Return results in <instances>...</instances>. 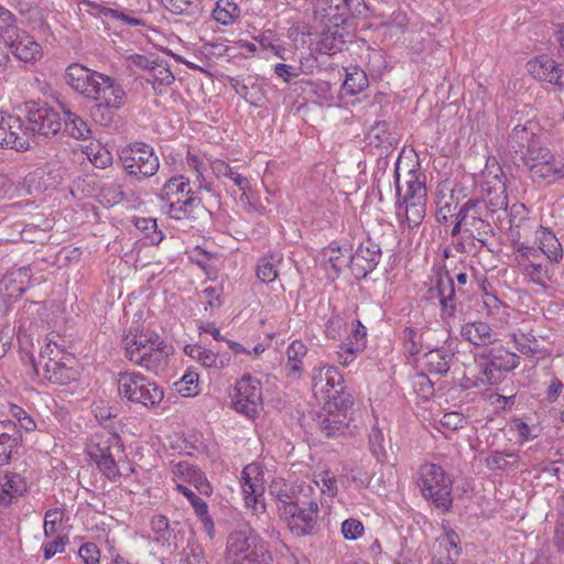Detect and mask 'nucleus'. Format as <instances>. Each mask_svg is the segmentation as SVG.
<instances>
[{
  "instance_id": "obj_11",
  "label": "nucleus",
  "mask_w": 564,
  "mask_h": 564,
  "mask_svg": "<svg viewBox=\"0 0 564 564\" xmlns=\"http://www.w3.org/2000/svg\"><path fill=\"white\" fill-rule=\"evenodd\" d=\"M120 437L117 434L104 438L95 435L87 446L90 459L96 464L99 471L110 481L120 477V471L115 459L113 449L121 451Z\"/></svg>"
},
{
  "instance_id": "obj_5",
  "label": "nucleus",
  "mask_w": 564,
  "mask_h": 564,
  "mask_svg": "<svg viewBox=\"0 0 564 564\" xmlns=\"http://www.w3.org/2000/svg\"><path fill=\"white\" fill-rule=\"evenodd\" d=\"M118 392L129 402L153 409L164 398L163 389L145 376L134 371L118 373Z\"/></svg>"
},
{
  "instance_id": "obj_1",
  "label": "nucleus",
  "mask_w": 564,
  "mask_h": 564,
  "mask_svg": "<svg viewBox=\"0 0 564 564\" xmlns=\"http://www.w3.org/2000/svg\"><path fill=\"white\" fill-rule=\"evenodd\" d=\"M20 111L24 120L0 112L1 147L24 151L35 134L55 135L62 129L61 115L43 100L24 101Z\"/></svg>"
},
{
  "instance_id": "obj_15",
  "label": "nucleus",
  "mask_w": 564,
  "mask_h": 564,
  "mask_svg": "<svg viewBox=\"0 0 564 564\" xmlns=\"http://www.w3.org/2000/svg\"><path fill=\"white\" fill-rule=\"evenodd\" d=\"M528 70L534 78L554 84L563 89L564 66L551 57L546 55L535 57L528 63Z\"/></svg>"
},
{
  "instance_id": "obj_53",
  "label": "nucleus",
  "mask_w": 564,
  "mask_h": 564,
  "mask_svg": "<svg viewBox=\"0 0 564 564\" xmlns=\"http://www.w3.org/2000/svg\"><path fill=\"white\" fill-rule=\"evenodd\" d=\"M530 172L533 177L541 178L546 183H554V155L547 163L532 164Z\"/></svg>"
},
{
  "instance_id": "obj_52",
  "label": "nucleus",
  "mask_w": 564,
  "mask_h": 564,
  "mask_svg": "<svg viewBox=\"0 0 564 564\" xmlns=\"http://www.w3.org/2000/svg\"><path fill=\"white\" fill-rule=\"evenodd\" d=\"M152 78L147 79L148 83L153 84V89L156 90L160 86H171L174 83V75L167 67L154 65V70H151Z\"/></svg>"
},
{
  "instance_id": "obj_10",
  "label": "nucleus",
  "mask_w": 564,
  "mask_h": 564,
  "mask_svg": "<svg viewBox=\"0 0 564 564\" xmlns=\"http://www.w3.org/2000/svg\"><path fill=\"white\" fill-rule=\"evenodd\" d=\"M393 234L386 236L384 234L375 241L368 237L365 241L360 242L355 252L350 254V269L356 279H365L371 273L380 262L383 250L393 251L389 248V238Z\"/></svg>"
},
{
  "instance_id": "obj_7",
  "label": "nucleus",
  "mask_w": 564,
  "mask_h": 564,
  "mask_svg": "<svg viewBox=\"0 0 564 564\" xmlns=\"http://www.w3.org/2000/svg\"><path fill=\"white\" fill-rule=\"evenodd\" d=\"M288 494L279 495V513L288 523L291 532L296 536L313 534L316 527L318 505L314 500L307 502H293Z\"/></svg>"
},
{
  "instance_id": "obj_46",
  "label": "nucleus",
  "mask_w": 564,
  "mask_h": 564,
  "mask_svg": "<svg viewBox=\"0 0 564 564\" xmlns=\"http://www.w3.org/2000/svg\"><path fill=\"white\" fill-rule=\"evenodd\" d=\"M230 362V355L225 352H214L210 349H205L203 351L202 357L199 358V364L204 366L205 368H213V369H223L227 367Z\"/></svg>"
},
{
  "instance_id": "obj_24",
  "label": "nucleus",
  "mask_w": 564,
  "mask_h": 564,
  "mask_svg": "<svg viewBox=\"0 0 564 564\" xmlns=\"http://www.w3.org/2000/svg\"><path fill=\"white\" fill-rule=\"evenodd\" d=\"M488 362L485 365L484 372L486 376L492 375L494 371H510L518 367L519 356L503 349L491 348L488 351Z\"/></svg>"
},
{
  "instance_id": "obj_26",
  "label": "nucleus",
  "mask_w": 564,
  "mask_h": 564,
  "mask_svg": "<svg viewBox=\"0 0 564 564\" xmlns=\"http://www.w3.org/2000/svg\"><path fill=\"white\" fill-rule=\"evenodd\" d=\"M345 37L346 34L343 30L323 29L316 43V52L330 56L343 52L346 46Z\"/></svg>"
},
{
  "instance_id": "obj_41",
  "label": "nucleus",
  "mask_w": 564,
  "mask_h": 564,
  "mask_svg": "<svg viewBox=\"0 0 564 564\" xmlns=\"http://www.w3.org/2000/svg\"><path fill=\"white\" fill-rule=\"evenodd\" d=\"M46 173L43 169H36L25 175L22 182V188L29 195L41 194L48 187Z\"/></svg>"
},
{
  "instance_id": "obj_37",
  "label": "nucleus",
  "mask_w": 564,
  "mask_h": 564,
  "mask_svg": "<svg viewBox=\"0 0 564 564\" xmlns=\"http://www.w3.org/2000/svg\"><path fill=\"white\" fill-rule=\"evenodd\" d=\"M329 392L322 397L325 402L324 410L347 413L354 404L351 394L345 390V387H339V390H329Z\"/></svg>"
},
{
  "instance_id": "obj_23",
  "label": "nucleus",
  "mask_w": 564,
  "mask_h": 564,
  "mask_svg": "<svg viewBox=\"0 0 564 564\" xmlns=\"http://www.w3.org/2000/svg\"><path fill=\"white\" fill-rule=\"evenodd\" d=\"M452 279L453 276L449 274V271L444 267L433 268V275L430 278V286L423 295V300L440 305L442 296H444Z\"/></svg>"
},
{
  "instance_id": "obj_32",
  "label": "nucleus",
  "mask_w": 564,
  "mask_h": 564,
  "mask_svg": "<svg viewBox=\"0 0 564 564\" xmlns=\"http://www.w3.org/2000/svg\"><path fill=\"white\" fill-rule=\"evenodd\" d=\"M282 254L269 252L257 264V278L263 283L273 282L278 278V264L282 262Z\"/></svg>"
},
{
  "instance_id": "obj_60",
  "label": "nucleus",
  "mask_w": 564,
  "mask_h": 564,
  "mask_svg": "<svg viewBox=\"0 0 564 564\" xmlns=\"http://www.w3.org/2000/svg\"><path fill=\"white\" fill-rule=\"evenodd\" d=\"M12 415L18 420V427L24 429L28 432L34 431L36 429V423L34 420L20 406L13 405L11 409Z\"/></svg>"
},
{
  "instance_id": "obj_42",
  "label": "nucleus",
  "mask_w": 564,
  "mask_h": 564,
  "mask_svg": "<svg viewBox=\"0 0 564 564\" xmlns=\"http://www.w3.org/2000/svg\"><path fill=\"white\" fill-rule=\"evenodd\" d=\"M552 152L540 144V141H536L534 144H531V148L527 150V152L520 156V161L524 166L531 170L532 164H541L542 162L547 163L552 160Z\"/></svg>"
},
{
  "instance_id": "obj_12",
  "label": "nucleus",
  "mask_w": 564,
  "mask_h": 564,
  "mask_svg": "<svg viewBox=\"0 0 564 564\" xmlns=\"http://www.w3.org/2000/svg\"><path fill=\"white\" fill-rule=\"evenodd\" d=\"M262 404L261 387L258 380L250 375H245L236 383V394L232 398L235 410L249 419L259 414Z\"/></svg>"
},
{
  "instance_id": "obj_18",
  "label": "nucleus",
  "mask_w": 564,
  "mask_h": 564,
  "mask_svg": "<svg viewBox=\"0 0 564 564\" xmlns=\"http://www.w3.org/2000/svg\"><path fill=\"white\" fill-rule=\"evenodd\" d=\"M534 127L535 124L532 122H528L524 126H516L510 132L507 141L508 152L522 156L527 150L531 148V144L539 141V138L533 131Z\"/></svg>"
},
{
  "instance_id": "obj_36",
  "label": "nucleus",
  "mask_w": 564,
  "mask_h": 564,
  "mask_svg": "<svg viewBox=\"0 0 564 564\" xmlns=\"http://www.w3.org/2000/svg\"><path fill=\"white\" fill-rule=\"evenodd\" d=\"M539 240V251L544 253L551 261L558 262L563 258L562 245L552 230L542 228Z\"/></svg>"
},
{
  "instance_id": "obj_17",
  "label": "nucleus",
  "mask_w": 564,
  "mask_h": 564,
  "mask_svg": "<svg viewBox=\"0 0 564 564\" xmlns=\"http://www.w3.org/2000/svg\"><path fill=\"white\" fill-rule=\"evenodd\" d=\"M6 45L14 57L25 63H34L43 55L41 45L24 31L18 32L17 40L14 39L12 43H6Z\"/></svg>"
},
{
  "instance_id": "obj_31",
  "label": "nucleus",
  "mask_w": 564,
  "mask_h": 564,
  "mask_svg": "<svg viewBox=\"0 0 564 564\" xmlns=\"http://www.w3.org/2000/svg\"><path fill=\"white\" fill-rule=\"evenodd\" d=\"M150 525L154 533V540L158 543L164 546H170L171 544L175 543V529L171 525L169 519L165 516H153Z\"/></svg>"
},
{
  "instance_id": "obj_33",
  "label": "nucleus",
  "mask_w": 564,
  "mask_h": 564,
  "mask_svg": "<svg viewBox=\"0 0 564 564\" xmlns=\"http://www.w3.org/2000/svg\"><path fill=\"white\" fill-rule=\"evenodd\" d=\"M307 354V347L302 340H293L288 349H286V356H288V362L285 366L286 369V376L288 377H299L302 372V359Z\"/></svg>"
},
{
  "instance_id": "obj_64",
  "label": "nucleus",
  "mask_w": 564,
  "mask_h": 564,
  "mask_svg": "<svg viewBox=\"0 0 564 564\" xmlns=\"http://www.w3.org/2000/svg\"><path fill=\"white\" fill-rule=\"evenodd\" d=\"M67 539L57 536L55 540L43 544V554L45 560L52 558L55 554L62 553L65 549Z\"/></svg>"
},
{
  "instance_id": "obj_13",
  "label": "nucleus",
  "mask_w": 564,
  "mask_h": 564,
  "mask_svg": "<svg viewBox=\"0 0 564 564\" xmlns=\"http://www.w3.org/2000/svg\"><path fill=\"white\" fill-rule=\"evenodd\" d=\"M350 246H339L332 242L328 247L322 249V265L328 274V279L336 280L346 267H350Z\"/></svg>"
},
{
  "instance_id": "obj_19",
  "label": "nucleus",
  "mask_w": 564,
  "mask_h": 564,
  "mask_svg": "<svg viewBox=\"0 0 564 564\" xmlns=\"http://www.w3.org/2000/svg\"><path fill=\"white\" fill-rule=\"evenodd\" d=\"M28 269H19L4 275L0 281V295L9 301H17L28 289Z\"/></svg>"
},
{
  "instance_id": "obj_20",
  "label": "nucleus",
  "mask_w": 564,
  "mask_h": 564,
  "mask_svg": "<svg viewBox=\"0 0 564 564\" xmlns=\"http://www.w3.org/2000/svg\"><path fill=\"white\" fill-rule=\"evenodd\" d=\"M326 413L318 414L317 424L326 437L344 435L349 427L350 419L345 412L325 410Z\"/></svg>"
},
{
  "instance_id": "obj_4",
  "label": "nucleus",
  "mask_w": 564,
  "mask_h": 564,
  "mask_svg": "<svg viewBox=\"0 0 564 564\" xmlns=\"http://www.w3.org/2000/svg\"><path fill=\"white\" fill-rule=\"evenodd\" d=\"M419 486L422 496L442 513L449 511L453 503L451 476L436 464H425L420 468Z\"/></svg>"
},
{
  "instance_id": "obj_62",
  "label": "nucleus",
  "mask_w": 564,
  "mask_h": 564,
  "mask_svg": "<svg viewBox=\"0 0 564 564\" xmlns=\"http://www.w3.org/2000/svg\"><path fill=\"white\" fill-rule=\"evenodd\" d=\"M513 247L518 252L517 261L519 264L528 263L530 257L536 258L539 256V249H535L534 247L527 246L519 241H513Z\"/></svg>"
},
{
  "instance_id": "obj_50",
  "label": "nucleus",
  "mask_w": 564,
  "mask_h": 564,
  "mask_svg": "<svg viewBox=\"0 0 564 564\" xmlns=\"http://www.w3.org/2000/svg\"><path fill=\"white\" fill-rule=\"evenodd\" d=\"M403 341L405 351L415 356L421 352L422 349V334H420L415 328L406 326L403 329Z\"/></svg>"
},
{
  "instance_id": "obj_61",
  "label": "nucleus",
  "mask_w": 564,
  "mask_h": 564,
  "mask_svg": "<svg viewBox=\"0 0 564 564\" xmlns=\"http://www.w3.org/2000/svg\"><path fill=\"white\" fill-rule=\"evenodd\" d=\"M176 490L187 498L195 512L207 508V503L188 487L177 484Z\"/></svg>"
},
{
  "instance_id": "obj_51",
  "label": "nucleus",
  "mask_w": 564,
  "mask_h": 564,
  "mask_svg": "<svg viewBox=\"0 0 564 564\" xmlns=\"http://www.w3.org/2000/svg\"><path fill=\"white\" fill-rule=\"evenodd\" d=\"M490 205H487V200L480 198H470L466 203H464L459 209H467L468 214L474 216H478L480 218L490 219L492 218L490 214Z\"/></svg>"
},
{
  "instance_id": "obj_43",
  "label": "nucleus",
  "mask_w": 564,
  "mask_h": 564,
  "mask_svg": "<svg viewBox=\"0 0 564 564\" xmlns=\"http://www.w3.org/2000/svg\"><path fill=\"white\" fill-rule=\"evenodd\" d=\"M405 204V220L409 228H415L421 225L425 216V199L419 197L417 200L402 202Z\"/></svg>"
},
{
  "instance_id": "obj_49",
  "label": "nucleus",
  "mask_w": 564,
  "mask_h": 564,
  "mask_svg": "<svg viewBox=\"0 0 564 564\" xmlns=\"http://www.w3.org/2000/svg\"><path fill=\"white\" fill-rule=\"evenodd\" d=\"M88 4L91 8L98 10V12L101 13L106 18H111V19L120 20V21H122L126 24L131 25V26L143 25L142 20L133 18V17H130V15L126 14L124 12L119 11L117 9H112V8H108V7H101L99 4H94V3H90V2Z\"/></svg>"
},
{
  "instance_id": "obj_9",
  "label": "nucleus",
  "mask_w": 564,
  "mask_h": 564,
  "mask_svg": "<svg viewBox=\"0 0 564 564\" xmlns=\"http://www.w3.org/2000/svg\"><path fill=\"white\" fill-rule=\"evenodd\" d=\"M52 340L46 348L41 351L39 360L30 356V366L33 378L39 382L48 381L55 384L65 386L77 379L78 372L73 367L66 365L65 361L55 360L50 357L53 352L51 348Z\"/></svg>"
},
{
  "instance_id": "obj_27",
  "label": "nucleus",
  "mask_w": 564,
  "mask_h": 564,
  "mask_svg": "<svg viewBox=\"0 0 564 564\" xmlns=\"http://www.w3.org/2000/svg\"><path fill=\"white\" fill-rule=\"evenodd\" d=\"M345 72L346 78L340 88L344 96H356L368 88V76L359 66H350Z\"/></svg>"
},
{
  "instance_id": "obj_35",
  "label": "nucleus",
  "mask_w": 564,
  "mask_h": 564,
  "mask_svg": "<svg viewBox=\"0 0 564 564\" xmlns=\"http://www.w3.org/2000/svg\"><path fill=\"white\" fill-rule=\"evenodd\" d=\"M425 367L430 373L446 375L449 370L452 354L445 349H432L424 355Z\"/></svg>"
},
{
  "instance_id": "obj_22",
  "label": "nucleus",
  "mask_w": 564,
  "mask_h": 564,
  "mask_svg": "<svg viewBox=\"0 0 564 564\" xmlns=\"http://www.w3.org/2000/svg\"><path fill=\"white\" fill-rule=\"evenodd\" d=\"M462 337L476 346H485L496 341L497 334L485 322L466 323L460 329Z\"/></svg>"
},
{
  "instance_id": "obj_34",
  "label": "nucleus",
  "mask_w": 564,
  "mask_h": 564,
  "mask_svg": "<svg viewBox=\"0 0 564 564\" xmlns=\"http://www.w3.org/2000/svg\"><path fill=\"white\" fill-rule=\"evenodd\" d=\"M440 317L444 325L451 327L452 321L456 318L458 300L456 296V290L454 284V278L452 279L444 296L440 303Z\"/></svg>"
},
{
  "instance_id": "obj_25",
  "label": "nucleus",
  "mask_w": 564,
  "mask_h": 564,
  "mask_svg": "<svg viewBox=\"0 0 564 564\" xmlns=\"http://www.w3.org/2000/svg\"><path fill=\"white\" fill-rule=\"evenodd\" d=\"M459 210L465 223V231L469 232L473 239L485 245L488 238L494 235V228L490 225L489 219H482L478 216L468 214L467 209Z\"/></svg>"
},
{
  "instance_id": "obj_29",
  "label": "nucleus",
  "mask_w": 564,
  "mask_h": 564,
  "mask_svg": "<svg viewBox=\"0 0 564 564\" xmlns=\"http://www.w3.org/2000/svg\"><path fill=\"white\" fill-rule=\"evenodd\" d=\"M200 203L202 200L196 195V192H193L186 195L184 200H180V198H177L176 200L166 205V213L171 218L176 220L195 218L194 212L200 205Z\"/></svg>"
},
{
  "instance_id": "obj_63",
  "label": "nucleus",
  "mask_w": 564,
  "mask_h": 564,
  "mask_svg": "<svg viewBox=\"0 0 564 564\" xmlns=\"http://www.w3.org/2000/svg\"><path fill=\"white\" fill-rule=\"evenodd\" d=\"M344 325H345V323L340 316L335 315V316L329 317V319L325 324L326 337L330 338V339L339 338Z\"/></svg>"
},
{
  "instance_id": "obj_28",
  "label": "nucleus",
  "mask_w": 564,
  "mask_h": 564,
  "mask_svg": "<svg viewBox=\"0 0 564 564\" xmlns=\"http://www.w3.org/2000/svg\"><path fill=\"white\" fill-rule=\"evenodd\" d=\"M194 191L191 187L189 180L183 175H176L169 178L163 185L159 195L160 199L165 203V206L176 200L180 195L186 196Z\"/></svg>"
},
{
  "instance_id": "obj_6",
  "label": "nucleus",
  "mask_w": 564,
  "mask_h": 564,
  "mask_svg": "<svg viewBox=\"0 0 564 564\" xmlns=\"http://www.w3.org/2000/svg\"><path fill=\"white\" fill-rule=\"evenodd\" d=\"M227 560L236 563L246 560L251 563H261L265 561L268 549L264 541L249 525H243L227 538L226 545Z\"/></svg>"
},
{
  "instance_id": "obj_3",
  "label": "nucleus",
  "mask_w": 564,
  "mask_h": 564,
  "mask_svg": "<svg viewBox=\"0 0 564 564\" xmlns=\"http://www.w3.org/2000/svg\"><path fill=\"white\" fill-rule=\"evenodd\" d=\"M126 357L148 370H156L165 365L172 354V346L151 329H130L122 338Z\"/></svg>"
},
{
  "instance_id": "obj_55",
  "label": "nucleus",
  "mask_w": 564,
  "mask_h": 564,
  "mask_svg": "<svg viewBox=\"0 0 564 564\" xmlns=\"http://www.w3.org/2000/svg\"><path fill=\"white\" fill-rule=\"evenodd\" d=\"M523 267V273L524 275L529 276L530 280L543 288L546 286V283L544 281V276L546 275V271L540 263H533L529 261L528 263H522Z\"/></svg>"
},
{
  "instance_id": "obj_39",
  "label": "nucleus",
  "mask_w": 564,
  "mask_h": 564,
  "mask_svg": "<svg viewBox=\"0 0 564 564\" xmlns=\"http://www.w3.org/2000/svg\"><path fill=\"white\" fill-rule=\"evenodd\" d=\"M212 15L218 23L230 25L239 18L240 9L234 0H218Z\"/></svg>"
},
{
  "instance_id": "obj_16",
  "label": "nucleus",
  "mask_w": 564,
  "mask_h": 564,
  "mask_svg": "<svg viewBox=\"0 0 564 564\" xmlns=\"http://www.w3.org/2000/svg\"><path fill=\"white\" fill-rule=\"evenodd\" d=\"M241 488L247 506H252L257 511L260 498L264 492L262 475L256 464L247 465L241 473Z\"/></svg>"
},
{
  "instance_id": "obj_59",
  "label": "nucleus",
  "mask_w": 564,
  "mask_h": 564,
  "mask_svg": "<svg viewBox=\"0 0 564 564\" xmlns=\"http://www.w3.org/2000/svg\"><path fill=\"white\" fill-rule=\"evenodd\" d=\"M63 512L61 509H50L44 516V534L50 536L55 533L57 522L62 521Z\"/></svg>"
},
{
  "instance_id": "obj_2",
  "label": "nucleus",
  "mask_w": 564,
  "mask_h": 564,
  "mask_svg": "<svg viewBox=\"0 0 564 564\" xmlns=\"http://www.w3.org/2000/svg\"><path fill=\"white\" fill-rule=\"evenodd\" d=\"M65 80L76 93L96 101L90 109L93 119L101 126L112 122L113 112L121 109L127 99L122 86L110 76L91 70L80 64H72Z\"/></svg>"
},
{
  "instance_id": "obj_45",
  "label": "nucleus",
  "mask_w": 564,
  "mask_h": 564,
  "mask_svg": "<svg viewBox=\"0 0 564 564\" xmlns=\"http://www.w3.org/2000/svg\"><path fill=\"white\" fill-rule=\"evenodd\" d=\"M160 2L173 14L192 17L198 11V4L192 0H160Z\"/></svg>"
},
{
  "instance_id": "obj_47",
  "label": "nucleus",
  "mask_w": 564,
  "mask_h": 564,
  "mask_svg": "<svg viewBox=\"0 0 564 564\" xmlns=\"http://www.w3.org/2000/svg\"><path fill=\"white\" fill-rule=\"evenodd\" d=\"M20 31L17 26V19L11 11L0 18V39L4 44L17 40V33Z\"/></svg>"
},
{
  "instance_id": "obj_40",
  "label": "nucleus",
  "mask_w": 564,
  "mask_h": 564,
  "mask_svg": "<svg viewBox=\"0 0 564 564\" xmlns=\"http://www.w3.org/2000/svg\"><path fill=\"white\" fill-rule=\"evenodd\" d=\"M394 180H395V194L398 198V203L402 199V202H415L419 197L425 199V186L423 183L419 182L414 175L411 176V180L408 181V188L405 194L401 195V187L399 184V167L394 170Z\"/></svg>"
},
{
  "instance_id": "obj_44",
  "label": "nucleus",
  "mask_w": 564,
  "mask_h": 564,
  "mask_svg": "<svg viewBox=\"0 0 564 564\" xmlns=\"http://www.w3.org/2000/svg\"><path fill=\"white\" fill-rule=\"evenodd\" d=\"M366 327L360 323V321L356 319L351 324V332L349 335V347H347L348 354H357L364 350L366 347Z\"/></svg>"
},
{
  "instance_id": "obj_56",
  "label": "nucleus",
  "mask_w": 564,
  "mask_h": 564,
  "mask_svg": "<svg viewBox=\"0 0 564 564\" xmlns=\"http://www.w3.org/2000/svg\"><path fill=\"white\" fill-rule=\"evenodd\" d=\"M327 371L329 373H325V376H324L325 386H324L323 395L329 394L330 393L329 390H339V387L340 388L345 387L344 378L339 373V371L336 367H334V366L327 367Z\"/></svg>"
},
{
  "instance_id": "obj_38",
  "label": "nucleus",
  "mask_w": 564,
  "mask_h": 564,
  "mask_svg": "<svg viewBox=\"0 0 564 564\" xmlns=\"http://www.w3.org/2000/svg\"><path fill=\"white\" fill-rule=\"evenodd\" d=\"M210 169L216 177H227L234 182V184L242 191V195L246 189L249 187V181L247 177L240 175L234 167H231L227 162L216 159L212 161Z\"/></svg>"
},
{
  "instance_id": "obj_30",
  "label": "nucleus",
  "mask_w": 564,
  "mask_h": 564,
  "mask_svg": "<svg viewBox=\"0 0 564 564\" xmlns=\"http://www.w3.org/2000/svg\"><path fill=\"white\" fill-rule=\"evenodd\" d=\"M62 126L64 131L76 140H87L91 135L87 122L70 109L63 110Z\"/></svg>"
},
{
  "instance_id": "obj_21",
  "label": "nucleus",
  "mask_w": 564,
  "mask_h": 564,
  "mask_svg": "<svg viewBox=\"0 0 564 564\" xmlns=\"http://www.w3.org/2000/svg\"><path fill=\"white\" fill-rule=\"evenodd\" d=\"M25 479L15 473H6L0 477V506H9L26 491Z\"/></svg>"
},
{
  "instance_id": "obj_8",
  "label": "nucleus",
  "mask_w": 564,
  "mask_h": 564,
  "mask_svg": "<svg viewBox=\"0 0 564 564\" xmlns=\"http://www.w3.org/2000/svg\"><path fill=\"white\" fill-rule=\"evenodd\" d=\"M122 169L138 181L153 176L159 167L160 160L151 145L144 142H133L124 147L119 154Z\"/></svg>"
},
{
  "instance_id": "obj_58",
  "label": "nucleus",
  "mask_w": 564,
  "mask_h": 564,
  "mask_svg": "<svg viewBox=\"0 0 564 564\" xmlns=\"http://www.w3.org/2000/svg\"><path fill=\"white\" fill-rule=\"evenodd\" d=\"M101 195L108 203L116 205L126 199V194L121 186L115 183L102 186Z\"/></svg>"
},
{
  "instance_id": "obj_48",
  "label": "nucleus",
  "mask_w": 564,
  "mask_h": 564,
  "mask_svg": "<svg viewBox=\"0 0 564 564\" xmlns=\"http://www.w3.org/2000/svg\"><path fill=\"white\" fill-rule=\"evenodd\" d=\"M134 225L147 234L151 245H159L164 238L162 231L158 230L156 220L153 218H137Z\"/></svg>"
},
{
  "instance_id": "obj_57",
  "label": "nucleus",
  "mask_w": 564,
  "mask_h": 564,
  "mask_svg": "<svg viewBox=\"0 0 564 564\" xmlns=\"http://www.w3.org/2000/svg\"><path fill=\"white\" fill-rule=\"evenodd\" d=\"M78 556L82 558L84 564H99L100 550L97 544L87 542L79 547Z\"/></svg>"
},
{
  "instance_id": "obj_14",
  "label": "nucleus",
  "mask_w": 564,
  "mask_h": 564,
  "mask_svg": "<svg viewBox=\"0 0 564 564\" xmlns=\"http://www.w3.org/2000/svg\"><path fill=\"white\" fill-rule=\"evenodd\" d=\"M22 446V432L11 420H0V466L8 465Z\"/></svg>"
},
{
  "instance_id": "obj_54",
  "label": "nucleus",
  "mask_w": 564,
  "mask_h": 564,
  "mask_svg": "<svg viewBox=\"0 0 564 564\" xmlns=\"http://www.w3.org/2000/svg\"><path fill=\"white\" fill-rule=\"evenodd\" d=\"M364 524L360 520L349 518L341 523V533L346 540H357L364 533Z\"/></svg>"
}]
</instances>
